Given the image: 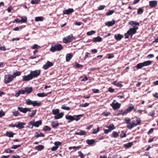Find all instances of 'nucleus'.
Returning a JSON list of instances; mask_svg holds the SVG:
<instances>
[{
  "label": "nucleus",
  "instance_id": "nucleus-1",
  "mask_svg": "<svg viewBox=\"0 0 158 158\" xmlns=\"http://www.w3.org/2000/svg\"><path fill=\"white\" fill-rule=\"evenodd\" d=\"M129 25H131L133 28H131L127 31L128 33H129L131 37L137 32V30L138 29V27L139 26V23L133 21H131L128 23Z\"/></svg>",
  "mask_w": 158,
  "mask_h": 158
},
{
  "label": "nucleus",
  "instance_id": "nucleus-2",
  "mask_svg": "<svg viewBox=\"0 0 158 158\" xmlns=\"http://www.w3.org/2000/svg\"><path fill=\"white\" fill-rule=\"evenodd\" d=\"M141 122V120L140 118L136 117L131 122L130 124L127 126V127L129 129H131L134 127L140 125Z\"/></svg>",
  "mask_w": 158,
  "mask_h": 158
},
{
  "label": "nucleus",
  "instance_id": "nucleus-3",
  "mask_svg": "<svg viewBox=\"0 0 158 158\" xmlns=\"http://www.w3.org/2000/svg\"><path fill=\"white\" fill-rule=\"evenodd\" d=\"M63 46L60 44H58L53 46H52L50 49V51L54 52L56 51H60L63 48Z\"/></svg>",
  "mask_w": 158,
  "mask_h": 158
},
{
  "label": "nucleus",
  "instance_id": "nucleus-4",
  "mask_svg": "<svg viewBox=\"0 0 158 158\" xmlns=\"http://www.w3.org/2000/svg\"><path fill=\"white\" fill-rule=\"evenodd\" d=\"M13 76L10 74L5 75L4 76V82L7 84L12 81L14 79Z\"/></svg>",
  "mask_w": 158,
  "mask_h": 158
},
{
  "label": "nucleus",
  "instance_id": "nucleus-5",
  "mask_svg": "<svg viewBox=\"0 0 158 158\" xmlns=\"http://www.w3.org/2000/svg\"><path fill=\"white\" fill-rule=\"evenodd\" d=\"M113 102L110 104V106L112 107L113 108L114 110L118 109L120 108L121 105L118 102L115 103L114 102H116L115 100H114Z\"/></svg>",
  "mask_w": 158,
  "mask_h": 158
},
{
  "label": "nucleus",
  "instance_id": "nucleus-6",
  "mask_svg": "<svg viewBox=\"0 0 158 158\" xmlns=\"http://www.w3.org/2000/svg\"><path fill=\"white\" fill-rule=\"evenodd\" d=\"M72 35H69L66 37H65L63 39V41L64 43L67 44L70 43L73 41Z\"/></svg>",
  "mask_w": 158,
  "mask_h": 158
},
{
  "label": "nucleus",
  "instance_id": "nucleus-7",
  "mask_svg": "<svg viewBox=\"0 0 158 158\" xmlns=\"http://www.w3.org/2000/svg\"><path fill=\"white\" fill-rule=\"evenodd\" d=\"M40 71L39 70H35L34 71H31L30 72V74L33 77H36L40 74Z\"/></svg>",
  "mask_w": 158,
  "mask_h": 158
},
{
  "label": "nucleus",
  "instance_id": "nucleus-8",
  "mask_svg": "<svg viewBox=\"0 0 158 158\" xmlns=\"http://www.w3.org/2000/svg\"><path fill=\"white\" fill-rule=\"evenodd\" d=\"M30 124L33 126H34L36 127H39L40 125L42 124L41 120L37 121L35 122L34 121H31L30 122Z\"/></svg>",
  "mask_w": 158,
  "mask_h": 158
},
{
  "label": "nucleus",
  "instance_id": "nucleus-9",
  "mask_svg": "<svg viewBox=\"0 0 158 158\" xmlns=\"http://www.w3.org/2000/svg\"><path fill=\"white\" fill-rule=\"evenodd\" d=\"M53 63L52 62L48 61L46 64L43 65V68L44 69H47L53 66Z\"/></svg>",
  "mask_w": 158,
  "mask_h": 158
},
{
  "label": "nucleus",
  "instance_id": "nucleus-10",
  "mask_svg": "<svg viewBox=\"0 0 158 158\" xmlns=\"http://www.w3.org/2000/svg\"><path fill=\"white\" fill-rule=\"evenodd\" d=\"M32 79V77L30 73L27 75H24L23 77V81H28Z\"/></svg>",
  "mask_w": 158,
  "mask_h": 158
},
{
  "label": "nucleus",
  "instance_id": "nucleus-11",
  "mask_svg": "<svg viewBox=\"0 0 158 158\" xmlns=\"http://www.w3.org/2000/svg\"><path fill=\"white\" fill-rule=\"evenodd\" d=\"M26 123H25L18 122L16 123V127L19 128V129H22L24 127V125Z\"/></svg>",
  "mask_w": 158,
  "mask_h": 158
},
{
  "label": "nucleus",
  "instance_id": "nucleus-12",
  "mask_svg": "<svg viewBox=\"0 0 158 158\" xmlns=\"http://www.w3.org/2000/svg\"><path fill=\"white\" fill-rule=\"evenodd\" d=\"M157 2L156 1H149V5L150 7L153 8L155 7L157 5Z\"/></svg>",
  "mask_w": 158,
  "mask_h": 158
},
{
  "label": "nucleus",
  "instance_id": "nucleus-13",
  "mask_svg": "<svg viewBox=\"0 0 158 158\" xmlns=\"http://www.w3.org/2000/svg\"><path fill=\"white\" fill-rule=\"evenodd\" d=\"M74 11V10L72 8H69L68 10H65L63 11V13L64 14L69 15L72 13Z\"/></svg>",
  "mask_w": 158,
  "mask_h": 158
},
{
  "label": "nucleus",
  "instance_id": "nucleus-14",
  "mask_svg": "<svg viewBox=\"0 0 158 158\" xmlns=\"http://www.w3.org/2000/svg\"><path fill=\"white\" fill-rule=\"evenodd\" d=\"M86 134V132L84 131L78 130L77 132L75 133V134L80 135H84Z\"/></svg>",
  "mask_w": 158,
  "mask_h": 158
},
{
  "label": "nucleus",
  "instance_id": "nucleus-15",
  "mask_svg": "<svg viewBox=\"0 0 158 158\" xmlns=\"http://www.w3.org/2000/svg\"><path fill=\"white\" fill-rule=\"evenodd\" d=\"M86 143L88 144L90 146H94V144L95 142V139H87L86 141Z\"/></svg>",
  "mask_w": 158,
  "mask_h": 158
},
{
  "label": "nucleus",
  "instance_id": "nucleus-16",
  "mask_svg": "<svg viewBox=\"0 0 158 158\" xmlns=\"http://www.w3.org/2000/svg\"><path fill=\"white\" fill-rule=\"evenodd\" d=\"M102 41V38L99 36L94 37L93 39V42H100Z\"/></svg>",
  "mask_w": 158,
  "mask_h": 158
},
{
  "label": "nucleus",
  "instance_id": "nucleus-17",
  "mask_svg": "<svg viewBox=\"0 0 158 158\" xmlns=\"http://www.w3.org/2000/svg\"><path fill=\"white\" fill-rule=\"evenodd\" d=\"M115 20L113 19L112 21H108L105 23V24L109 27L112 26L115 24Z\"/></svg>",
  "mask_w": 158,
  "mask_h": 158
},
{
  "label": "nucleus",
  "instance_id": "nucleus-18",
  "mask_svg": "<svg viewBox=\"0 0 158 158\" xmlns=\"http://www.w3.org/2000/svg\"><path fill=\"white\" fill-rule=\"evenodd\" d=\"M65 118L69 120L68 121L69 123H70L71 122L74 120L75 119L73 116L69 115H66L65 116Z\"/></svg>",
  "mask_w": 158,
  "mask_h": 158
},
{
  "label": "nucleus",
  "instance_id": "nucleus-19",
  "mask_svg": "<svg viewBox=\"0 0 158 158\" xmlns=\"http://www.w3.org/2000/svg\"><path fill=\"white\" fill-rule=\"evenodd\" d=\"M134 107L132 104H131L128 108L125 110V113L127 114L128 112L132 111L134 109Z\"/></svg>",
  "mask_w": 158,
  "mask_h": 158
},
{
  "label": "nucleus",
  "instance_id": "nucleus-20",
  "mask_svg": "<svg viewBox=\"0 0 158 158\" xmlns=\"http://www.w3.org/2000/svg\"><path fill=\"white\" fill-rule=\"evenodd\" d=\"M64 115V113L63 112L59 113L54 116V118L56 119L60 118L62 117Z\"/></svg>",
  "mask_w": 158,
  "mask_h": 158
},
{
  "label": "nucleus",
  "instance_id": "nucleus-21",
  "mask_svg": "<svg viewBox=\"0 0 158 158\" xmlns=\"http://www.w3.org/2000/svg\"><path fill=\"white\" fill-rule=\"evenodd\" d=\"M15 134L11 131H7L6 133V135L9 137H12Z\"/></svg>",
  "mask_w": 158,
  "mask_h": 158
},
{
  "label": "nucleus",
  "instance_id": "nucleus-22",
  "mask_svg": "<svg viewBox=\"0 0 158 158\" xmlns=\"http://www.w3.org/2000/svg\"><path fill=\"white\" fill-rule=\"evenodd\" d=\"M26 93V94H28L31 93L33 90V88L32 87L28 88L26 87L24 88Z\"/></svg>",
  "mask_w": 158,
  "mask_h": 158
},
{
  "label": "nucleus",
  "instance_id": "nucleus-23",
  "mask_svg": "<svg viewBox=\"0 0 158 158\" xmlns=\"http://www.w3.org/2000/svg\"><path fill=\"white\" fill-rule=\"evenodd\" d=\"M52 91L48 93H38L37 94V95L39 97H46L48 95V94H50L51 93Z\"/></svg>",
  "mask_w": 158,
  "mask_h": 158
},
{
  "label": "nucleus",
  "instance_id": "nucleus-24",
  "mask_svg": "<svg viewBox=\"0 0 158 158\" xmlns=\"http://www.w3.org/2000/svg\"><path fill=\"white\" fill-rule=\"evenodd\" d=\"M115 39L118 41L120 40L123 37V36L120 34H115L114 36Z\"/></svg>",
  "mask_w": 158,
  "mask_h": 158
},
{
  "label": "nucleus",
  "instance_id": "nucleus-25",
  "mask_svg": "<svg viewBox=\"0 0 158 158\" xmlns=\"http://www.w3.org/2000/svg\"><path fill=\"white\" fill-rule=\"evenodd\" d=\"M113 84L117 87H121L123 86L121 82H117V81H113Z\"/></svg>",
  "mask_w": 158,
  "mask_h": 158
},
{
  "label": "nucleus",
  "instance_id": "nucleus-26",
  "mask_svg": "<svg viewBox=\"0 0 158 158\" xmlns=\"http://www.w3.org/2000/svg\"><path fill=\"white\" fill-rule=\"evenodd\" d=\"M18 109L21 112L24 113H26V107L23 108L22 107H18Z\"/></svg>",
  "mask_w": 158,
  "mask_h": 158
},
{
  "label": "nucleus",
  "instance_id": "nucleus-27",
  "mask_svg": "<svg viewBox=\"0 0 158 158\" xmlns=\"http://www.w3.org/2000/svg\"><path fill=\"white\" fill-rule=\"evenodd\" d=\"M35 136L36 137V138H38L40 137H44V135L42 133L40 132L39 133L38 132H36L35 133Z\"/></svg>",
  "mask_w": 158,
  "mask_h": 158
},
{
  "label": "nucleus",
  "instance_id": "nucleus-28",
  "mask_svg": "<svg viewBox=\"0 0 158 158\" xmlns=\"http://www.w3.org/2000/svg\"><path fill=\"white\" fill-rule=\"evenodd\" d=\"M73 56L72 54L69 53L67 54L66 55V61H69L71 59Z\"/></svg>",
  "mask_w": 158,
  "mask_h": 158
},
{
  "label": "nucleus",
  "instance_id": "nucleus-29",
  "mask_svg": "<svg viewBox=\"0 0 158 158\" xmlns=\"http://www.w3.org/2000/svg\"><path fill=\"white\" fill-rule=\"evenodd\" d=\"M54 144L55 146L52 147V148H58L59 146H61L62 145L61 143L59 141L56 142Z\"/></svg>",
  "mask_w": 158,
  "mask_h": 158
},
{
  "label": "nucleus",
  "instance_id": "nucleus-30",
  "mask_svg": "<svg viewBox=\"0 0 158 158\" xmlns=\"http://www.w3.org/2000/svg\"><path fill=\"white\" fill-rule=\"evenodd\" d=\"M125 111H123V110H119L117 113V116L119 115H124L126 114V113H125Z\"/></svg>",
  "mask_w": 158,
  "mask_h": 158
},
{
  "label": "nucleus",
  "instance_id": "nucleus-31",
  "mask_svg": "<svg viewBox=\"0 0 158 158\" xmlns=\"http://www.w3.org/2000/svg\"><path fill=\"white\" fill-rule=\"evenodd\" d=\"M42 104L41 102H37V101H33V106H40Z\"/></svg>",
  "mask_w": 158,
  "mask_h": 158
},
{
  "label": "nucleus",
  "instance_id": "nucleus-32",
  "mask_svg": "<svg viewBox=\"0 0 158 158\" xmlns=\"http://www.w3.org/2000/svg\"><path fill=\"white\" fill-rule=\"evenodd\" d=\"M152 63V61L150 60L145 61L143 62L144 66H147L151 65Z\"/></svg>",
  "mask_w": 158,
  "mask_h": 158
},
{
  "label": "nucleus",
  "instance_id": "nucleus-33",
  "mask_svg": "<svg viewBox=\"0 0 158 158\" xmlns=\"http://www.w3.org/2000/svg\"><path fill=\"white\" fill-rule=\"evenodd\" d=\"M143 66L144 65L143 63H141L137 64L135 67L136 69H141Z\"/></svg>",
  "mask_w": 158,
  "mask_h": 158
},
{
  "label": "nucleus",
  "instance_id": "nucleus-34",
  "mask_svg": "<svg viewBox=\"0 0 158 158\" xmlns=\"http://www.w3.org/2000/svg\"><path fill=\"white\" fill-rule=\"evenodd\" d=\"M74 117V120L76 121H78L80 119V117H82L83 115L82 114H80L79 115H74L73 116Z\"/></svg>",
  "mask_w": 158,
  "mask_h": 158
},
{
  "label": "nucleus",
  "instance_id": "nucleus-35",
  "mask_svg": "<svg viewBox=\"0 0 158 158\" xmlns=\"http://www.w3.org/2000/svg\"><path fill=\"white\" fill-rule=\"evenodd\" d=\"M51 128L48 126H44L43 128V130L45 131H50L51 130Z\"/></svg>",
  "mask_w": 158,
  "mask_h": 158
},
{
  "label": "nucleus",
  "instance_id": "nucleus-36",
  "mask_svg": "<svg viewBox=\"0 0 158 158\" xmlns=\"http://www.w3.org/2000/svg\"><path fill=\"white\" fill-rule=\"evenodd\" d=\"M36 110H33L32 111V112L30 114H28V116L29 117H31V118L33 117L36 114Z\"/></svg>",
  "mask_w": 158,
  "mask_h": 158
},
{
  "label": "nucleus",
  "instance_id": "nucleus-37",
  "mask_svg": "<svg viewBox=\"0 0 158 158\" xmlns=\"http://www.w3.org/2000/svg\"><path fill=\"white\" fill-rule=\"evenodd\" d=\"M107 127L111 131L114 129V126L113 123L110 124V125L109 126H107Z\"/></svg>",
  "mask_w": 158,
  "mask_h": 158
},
{
  "label": "nucleus",
  "instance_id": "nucleus-38",
  "mask_svg": "<svg viewBox=\"0 0 158 158\" xmlns=\"http://www.w3.org/2000/svg\"><path fill=\"white\" fill-rule=\"evenodd\" d=\"M26 104L28 105H33V101H32L30 99H28L26 100Z\"/></svg>",
  "mask_w": 158,
  "mask_h": 158
},
{
  "label": "nucleus",
  "instance_id": "nucleus-39",
  "mask_svg": "<svg viewBox=\"0 0 158 158\" xmlns=\"http://www.w3.org/2000/svg\"><path fill=\"white\" fill-rule=\"evenodd\" d=\"M143 9L142 8H139L138 9L137 14L138 15H140L143 13Z\"/></svg>",
  "mask_w": 158,
  "mask_h": 158
},
{
  "label": "nucleus",
  "instance_id": "nucleus-40",
  "mask_svg": "<svg viewBox=\"0 0 158 158\" xmlns=\"http://www.w3.org/2000/svg\"><path fill=\"white\" fill-rule=\"evenodd\" d=\"M21 74V73L20 71H16L12 75L14 78H15L16 76H20Z\"/></svg>",
  "mask_w": 158,
  "mask_h": 158
},
{
  "label": "nucleus",
  "instance_id": "nucleus-41",
  "mask_svg": "<svg viewBox=\"0 0 158 158\" xmlns=\"http://www.w3.org/2000/svg\"><path fill=\"white\" fill-rule=\"evenodd\" d=\"M59 125L58 123H55L54 122H52V127L53 128H56Z\"/></svg>",
  "mask_w": 158,
  "mask_h": 158
},
{
  "label": "nucleus",
  "instance_id": "nucleus-42",
  "mask_svg": "<svg viewBox=\"0 0 158 158\" xmlns=\"http://www.w3.org/2000/svg\"><path fill=\"white\" fill-rule=\"evenodd\" d=\"M43 17H37L35 18V20L36 22L42 21L43 20Z\"/></svg>",
  "mask_w": 158,
  "mask_h": 158
},
{
  "label": "nucleus",
  "instance_id": "nucleus-43",
  "mask_svg": "<svg viewBox=\"0 0 158 158\" xmlns=\"http://www.w3.org/2000/svg\"><path fill=\"white\" fill-rule=\"evenodd\" d=\"M59 112V109H53L52 110L53 114L54 115H56Z\"/></svg>",
  "mask_w": 158,
  "mask_h": 158
},
{
  "label": "nucleus",
  "instance_id": "nucleus-44",
  "mask_svg": "<svg viewBox=\"0 0 158 158\" xmlns=\"http://www.w3.org/2000/svg\"><path fill=\"white\" fill-rule=\"evenodd\" d=\"M133 143L132 142H129L125 144L124 145V146L126 148H129L132 145Z\"/></svg>",
  "mask_w": 158,
  "mask_h": 158
},
{
  "label": "nucleus",
  "instance_id": "nucleus-45",
  "mask_svg": "<svg viewBox=\"0 0 158 158\" xmlns=\"http://www.w3.org/2000/svg\"><path fill=\"white\" fill-rule=\"evenodd\" d=\"M40 0H31V3L32 4H37L40 2Z\"/></svg>",
  "mask_w": 158,
  "mask_h": 158
},
{
  "label": "nucleus",
  "instance_id": "nucleus-46",
  "mask_svg": "<svg viewBox=\"0 0 158 158\" xmlns=\"http://www.w3.org/2000/svg\"><path fill=\"white\" fill-rule=\"evenodd\" d=\"M124 120L125 121V123L126 124H128V125L130 124L131 119L130 118H124Z\"/></svg>",
  "mask_w": 158,
  "mask_h": 158
},
{
  "label": "nucleus",
  "instance_id": "nucleus-47",
  "mask_svg": "<svg viewBox=\"0 0 158 158\" xmlns=\"http://www.w3.org/2000/svg\"><path fill=\"white\" fill-rule=\"evenodd\" d=\"M95 33V31H94L92 30L90 31H88L87 32L86 34L88 35H91Z\"/></svg>",
  "mask_w": 158,
  "mask_h": 158
},
{
  "label": "nucleus",
  "instance_id": "nucleus-48",
  "mask_svg": "<svg viewBox=\"0 0 158 158\" xmlns=\"http://www.w3.org/2000/svg\"><path fill=\"white\" fill-rule=\"evenodd\" d=\"M112 135L113 137L114 138H117L119 136V134L116 131H113Z\"/></svg>",
  "mask_w": 158,
  "mask_h": 158
},
{
  "label": "nucleus",
  "instance_id": "nucleus-49",
  "mask_svg": "<svg viewBox=\"0 0 158 158\" xmlns=\"http://www.w3.org/2000/svg\"><path fill=\"white\" fill-rule=\"evenodd\" d=\"M20 21L21 23H26L27 21V18L25 17L24 18L22 17Z\"/></svg>",
  "mask_w": 158,
  "mask_h": 158
},
{
  "label": "nucleus",
  "instance_id": "nucleus-50",
  "mask_svg": "<svg viewBox=\"0 0 158 158\" xmlns=\"http://www.w3.org/2000/svg\"><path fill=\"white\" fill-rule=\"evenodd\" d=\"M114 10H110L108 12H107L106 14L107 16H109L112 15L113 13H114Z\"/></svg>",
  "mask_w": 158,
  "mask_h": 158
},
{
  "label": "nucleus",
  "instance_id": "nucleus-51",
  "mask_svg": "<svg viewBox=\"0 0 158 158\" xmlns=\"http://www.w3.org/2000/svg\"><path fill=\"white\" fill-rule=\"evenodd\" d=\"M89 105V104L87 103H85L84 104H80V107H86Z\"/></svg>",
  "mask_w": 158,
  "mask_h": 158
},
{
  "label": "nucleus",
  "instance_id": "nucleus-52",
  "mask_svg": "<svg viewBox=\"0 0 158 158\" xmlns=\"http://www.w3.org/2000/svg\"><path fill=\"white\" fill-rule=\"evenodd\" d=\"M40 48V46L36 44H35L33 47H31V48L32 49H38Z\"/></svg>",
  "mask_w": 158,
  "mask_h": 158
},
{
  "label": "nucleus",
  "instance_id": "nucleus-53",
  "mask_svg": "<svg viewBox=\"0 0 158 158\" xmlns=\"http://www.w3.org/2000/svg\"><path fill=\"white\" fill-rule=\"evenodd\" d=\"M102 114L105 116H107L110 114V113L109 112L104 111L102 113Z\"/></svg>",
  "mask_w": 158,
  "mask_h": 158
},
{
  "label": "nucleus",
  "instance_id": "nucleus-54",
  "mask_svg": "<svg viewBox=\"0 0 158 158\" xmlns=\"http://www.w3.org/2000/svg\"><path fill=\"white\" fill-rule=\"evenodd\" d=\"M126 136V134L123 131H121V133L120 135V137L121 138L125 137Z\"/></svg>",
  "mask_w": 158,
  "mask_h": 158
},
{
  "label": "nucleus",
  "instance_id": "nucleus-55",
  "mask_svg": "<svg viewBox=\"0 0 158 158\" xmlns=\"http://www.w3.org/2000/svg\"><path fill=\"white\" fill-rule=\"evenodd\" d=\"M61 108L63 110H70V108L69 107H66L65 106H62Z\"/></svg>",
  "mask_w": 158,
  "mask_h": 158
},
{
  "label": "nucleus",
  "instance_id": "nucleus-56",
  "mask_svg": "<svg viewBox=\"0 0 158 158\" xmlns=\"http://www.w3.org/2000/svg\"><path fill=\"white\" fill-rule=\"evenodd\" d=\"M83 67V65L79 64L77 62L75 63V67L76 68H81L82 67Z\"/></svg>",
  "mask_w": 158,
  "mask_h": 158
},
{
  "label": "nucleus",
  "instance_id": "nucleus-57",
  "mask_svg": "<svg viewBox=\"0 0 158 158\" xmlns=\"http://www.w3.org/2000/svg\"><path fill=\"white\" fill-rule=\"evenodd\" d=\"M13 115L15 116H17L18 115L19 112L18 111H15L12 112Z\"/></svg>",
  "mask_w": 158,
  "mask_h": 158
},
{
  "label": "nucleus",
  "instance_id": "nucleus-58",
  "mask_svg": "<svg viewBox=\"0 0 158 158\" xmlns=\"http://www.w3.org/2000/svg\"><path fill=\"white\" fill-rule=\"evenodd\" d=\"M155 111L154 110H152L151 112H150L149 114H148L149 116H153L155 114Z\"/></svg>",
  "mask_w": 158,
  "mask_h": 158
},
{
  "label": "nucleus",
  "instance_id": "nucleus-59",
  "mask_svg": "<svg viewBox=\"0 0 158 158\" xmlns=\"http://www.w3.org/2000/svg\"><path fill=\"white\" fill-rule=\"evenodd\" d=\"M78 154L79 156H81V158H84V157L83 154L81 151H78Z\"/></svg>",
  "mask_w": 158,
  "mask_h": 158
},
{
  "label": "nucleus",
  "instance_id": "nucleus-60",
  "mask_svg": "<svg viewBox=\"0 0 158 158\" xmlns=\"http://www.w3.org/2000/svg\"><path fill=\"white\" fill-rule=\"evenodd\" d=\"M108 58L109 59H111L114 57V56L113 54H107Z\"/></svg>",
  "mask_w": 158,
  "mask_h": 158
},
{
  "label": "nucleus",
  "instance_id": "nucleus-61",
  "mask_svg": "<svg viewBox=\"0 0 158 158\" xmlns=\"http://www.w3.org/2000/svg\"><path fill=\"white\" fill-rule=\"evenodd\" d=\"M105 6L104 5H100L98 8V9L99 10H102L104 9Z\"/></svg>",
  "mask_w": 158,
  "mask_h": 158
},
{
  "label": "nucleus",
  "instance_id": "nucleus-62",
  "mask_svg": "<svg viewBox=\"0 0 158 158\" xmlns=\"http://www.w3.org/2000/svg\"><path fill=\"white\" fill-rule=\"evenodd\" d=\"M154 129L153 128H151L149 131L147 132L148 134L149 135L150 134L152 133L154 131Z\"/></svg>",
  "mask_w": 158,
  "mask_h": 158
},
{
  "label": "nucleus",
  "instance_id": "nucleus-63",
  "mask_svg": "<svg viewBox=\"0 0 158 158\" xmlns=\"http://www.w3.org/2000/svg\"><path fill=\"white\" fill-rule=\"evenodd\" d=\"M5 115V112L2 111V110H0V118L2 117L3 116Z\"/></svg>",
  "mask_w": 158,
  "mask_h": 158
},
{
  "label": "nucleus",
  "instance_id": "nucleus-64",
  "mask_svg": "<svg viewBox=\"0 0 158 158\" xmlns=\"http://www.w3.org/2000/svg\"><path fill=\"white\" fill-rule=\"evenodd\" d=\"M13 23H21L20 20L19 19H16L14 20L13 22Z\"/></svg>",
  "mask_w": 158,
  "mask_h": 158
}]
</instances>
